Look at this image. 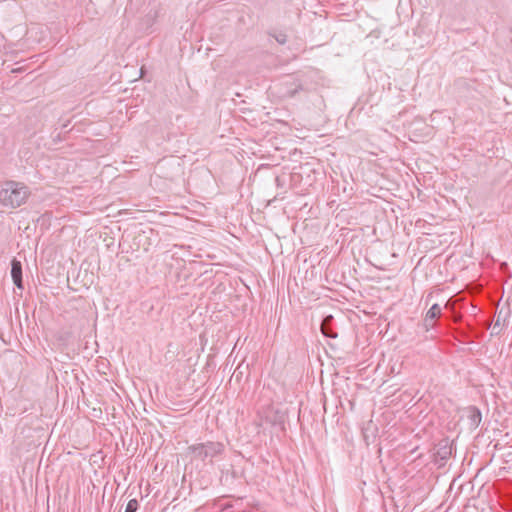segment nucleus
Wrapping results in <instances>:
<instances>
[{
	"label": "nucleus",
	"mask_w": 512,
	"mask_h": 512,
	"mask_svg": "<svg viewBox=\"0 0 512 512\" xmlns=\"http://www.w3.org/2000/svg\"><path fill=\"white\" fill-rule=\"evenodd\" d=\"M441 315V307L438 304H433L427 311L425 316V322L433 321L435 318Z\"/></svg>",
	"instance_id": "6"
},
{
	"label": "nucleus",
	"mask_w": 512,
	"mask_h": 512,
	"mask_svg": "<svg viewBox=\"0 0 512 512\" xmlns=\"http://www.w3.org/2000/svg\"><path fill=\"white\" fill-rule=\"evenodd\" d=\"M269 36L273 37L279 44L284 45L287 42V35L284 32H268Z\"/></svg>",
	"instance_id": "8"
},
{
	"label": "nucleus",
	"mask_w": 512,
	"mask_h": 512,
	"mask_svg": "<svg viewBox=\"0 0 512 512\" xmlns=\"http://www.w3.org/2000/svg\"><path fill=\"white\" fill-rule=\"evenodd\" d=\"M31 192L24 183L7 181L0 189V203L9 208H18L25 204Z\"/></svg>",
	"instance_id": "1"
},
{
	"label": "nucleus",
	"mask_w": 512,
	"mask_h": 512,
	"mask_svg": "<svg viewBox=\"0 0 512 512\" xmlns=\"http://www.w3.org/2000/svg\"><path fill=\"white\" fill-rule=\"evenodd\" d=\"M481 412L479 409L473 407L470 415L471 423L475 426H478L481 422Z\"/></svg>",
	"instance_id": "7"
},
{
	"label": "nucleus",
	"mask_w": 512,
	"mask_h": 512,
	"mask_svg": "<svg viewBox=\"0 0 512 512\" xmlns=\"http://www.w3.org/2000/svg\"><path fill=\"white\" fill-rule=\"evenodd\" d=\"M285 415L273 405H266L257 411L256 424L259 427L280 426L283 428Z\"/></svg>",
	"instance_id": "3"
},
{
	"label": "nucleus",
	"mask_w": 512,
	"mask_h": 512,
	"mask_svg": "<svg viewBox=\"0 0 512 512\" xmlns=\"http://www.w3.org/2000/svg\"><path fill=\"white\" fill-rule=\"evenodd\" d=\"M11 277H12L13 283L19 289H23L22 264L19 260L15 259V258L11 261Z\"/></svg>",
	"instance_id": "4"
},
{
	"label": "nucleus",
	"mask_w": 512,
	"mask_h": 512,
	"mask_svg": "<svg viewBox=\"0 0 512 512\" xmlns=\"http://www.w3.org/2000/svg\"><path fill=\"white\" fill-rule=\"evenodd\" d=\"M456 84L459 85V86H467V92L468 93L472 92V89H471L472 88V84H473L472 81L468 82L467 80L460 79V80H458L456 82Z\"/></svg>",
	"instance_id": "10"
},
{
	"label": "nucleus",
	"mask_w": 512,
	"mask_h": 512,
	"mask_svg": "<svg viewBox=\"0 0 512 512\" xmlns=\"http://www.w3.org/2000/svg\"><path fill=\"white\" fill-rule=\"evenodd\" d=\"M235 96L240 97L241 94L239 92L235 93Z\"/></svg>",
	"instance_id": "12"
},
{
	"label": "nucleus",
	"mask_w": 512,
	"mask_h": 512,
	"mask_svg": "<svg viewBox=\"0 0 512 512\" xmlns=\"http://www.w3.org/2000/svg\"><path fill=\"white\" fill-rule=\"evenodd\" d=\"M225 452V446L219 441H206L195 443L187 448V454L191 460H198L204 464H212L215 459Z\"/></svg>",
	"instance_id": "2"
},
{
	"label": "nucleus",
	"mask_w": 512,
	"mask_h": 512,
	"mask_svg": "<svg viewBox=\"0 0 512 512\" xmlns=\"http://www.w3.org/2000/svg\"><path fill=\"white\" fill-rule=\"evenodd\" d=\"M139 507L138 501L136 499L129 500L125 512H136Z\"/></svg>",
	"instance_id": "9"
},
{
	"label": "nucleus",
	"mask_w": 512,
	"mask_h": 512,
	"mask_svg": "<svg viewBox=\"0 0 512 512\" xmlns=\"http://www.w3.org/2000/svg\"><path fill=\"white\" fill-rule=\"evenodd\" d=\"M425 329L428 331L430 327H434V323H431V321H427V323L424 321Z\"/></svg>",
	"instance_id": "11"
},
{
	"label": "nucleus",
	"mask_w": 512,
	"mask_h": 512,
	"mask_svg": "<svg viewBox=\"0 0 512 512\" xmlns=\"http://www.w3.org/2000/svg\"><path fill=\"white\" fill-rule=\"evenodd\" d=\"M333 321H334L333 316L328 315L322 320V323L320 326L322 334L325 337L332 338V339L337 337V333L333 330V327H332Z\"/></svg>",
	"instance_id": "5"
}]
</instances>
